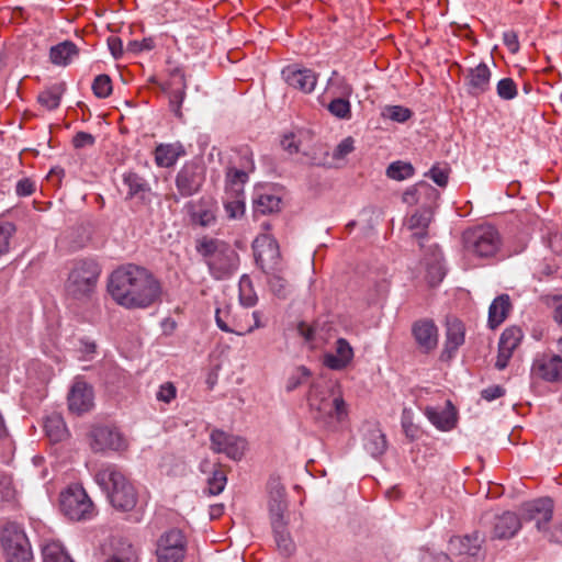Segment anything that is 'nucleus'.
I'll return each instance as SVG.
<instances>
[{
	"mask_svg": "<svg viewBox=\"0 0 562 562\" xmlns=\"http://www.w3.org/2000/svg\"><path fill=\"white\" fill-rule=\"evenodd\" d=\"M502 246V237L493 225H479L463 233V248L479 258L494 257Z\"/></svg>",
	"mask_w": 562,
	"mask_h": 562,
	"instance_id": "nucleus-6",
	"label": "nucleus"
},
{
	"mask_svg": "<svg viewBox=\"0 0 562 562\" xmlns=\"http://www.w3.org/2000/svg\"><path fill=\"white\" fill-rule=\"evenodd\" d=\"M426 176H428L439 187H446L448 183V169L440 167L439 165L432 166Z\"/></svg>",
	"mask_w": 562,
	"mask_h": 562,
	"instance_id": "nucleus-58",
	"label": "nucleus"
},
{
	"mask_svg": "<svg viewBox=\"0 0 562 562\" xmlns=\"http://www.w3.org/2000/svg\"><path fill=\"white\" fill-rule=\"evenodd\" d=\"M63 92L64 89L61 85H55L43 90L38 94L37 101L42 106L46 108L47 110H55L59 106Z\"/></svg>",
	"mask_w": 562,
	"mask_h": 562,
	"instance_id": "nucleus-38",
	"label": "nucleus"
},
{
	"mask_svg": "<svg viewBox=\"0 0 562 562\" xmlns=\"http://www.w3.org/2000/svg\"><path fill=\"white\" fill-rule=\"evenodd\" d=\"M310 376V371L307 368L305 367H300L297 370H296V373L293 374L289 381H288V384H286V390L289 392L295 390L296 387H299L303 382H305Z\"/></svg>",
	"mask_w": 562,
	"mask_h": 562,
	"instance_id": "nucleus-60",
	"label": "nucleus"
},
{
	"mask_svg": "<svg viewBox=\"0 0 562 562\" xmlns=\"http://www.w3.org/2000/svg\"><path fill=\"white\" fill-rule=\"evenodd\" d=\"M492 71L485 63L470 67L464 76L467 92L471 97H480L491 88Z\"/></svg>",
	"mask_w": 562,
	"mask_h": 562,
	"instance_id": "nucleus-18",
	"label": "nucleus"
},
{
	"mask_svg": "<svg viewBox=\"0 0 562 562\" xmlns=\"http://www.w3.org/2000/svg\"><path fill=\"white\" fill-rule=\"evenodd\" d=\"M191 221L201 227H210L215 224L216 216L212 209H198L191 212Z\"/></svg>",
	"mask_w": 562,
	"mask_h": 562,
	"instance_id": "nucleus-44",
	"label": "nucleus"
},
{
	"mask_svg": "<svg viewBox=\"0 0 562 562\" xmlns=\"http://www.w3.org/2000/svg\"><path fill=\"white\" fill-rule=\"evenodd\" d=\"M177 397V387L172 382L162 383L157 393L156 398L159 402H164L166 404L171 403Z\"/></svg>",
	"mask_w": 562,
	"mask_h": 562,
	"instance_id": "nucleus-54",
	"label": "nucleus"
},
{
	"mask_svg": "<svg viewBox=\"0 0 562 562\" xmlns=\"http://www.w3.org/2000/svg\"><path fill=\"white\" fill-rule=\"evenodd\" d=\"M205 181V166L201 161H187L176 176V187L182 198L196 194Z\"/></svg>",
	"mask_w": 562,
	"mask_h": 562,
	"instance_id": "nucleus-10",
	"label": "nucleus"
},
{
	"mask_svg": "<svg viewBox=\"0 0 562 562\" xmlns=\"http://www.w3.org/2000/svg\"><path fill=\"white\" fill-rule=\"evenodd\" d=\"M248 177L249 173L238 169L236 165L228 166L226 169V190L232 191L234 195H240Z\"/></svg>",
	"mask_w": 562,
	"mask_h": 562,
	"instance_id": "nucleus-34",
	"label": "nucleus"
},
{
	"mask_svg": "<svg viewBox=\"0 0 562 562\" xmlns=\"http://www.w3.org/2000/svg\"><path fill=\"white\" fill-rule=\"evenodd\" d=\"M429 223L430 215L427 212H416L408 218L407 225L411 231H415L413 236L422 239L427 234Z\"/></svg>",
	"mask_w": 562,
	"mask_h": 562,
	"instance_id": "nucleus-40",
	"label": "nucleus"
},
{
	"mask_svg": "<svg viewBox=\"0 0 562 562\" xmlns=\"http://www.w3.org/2000/svg\"><path fill=\"white\" fill-rule=\"evenodd\" d=\"M522 339V331L518 327L506 328L501 335L498 342V355L495 362V367L498 370H504L509 359L513 356L514 350L518 347Z\"/></svg>",
	"mask_w": 562,
	"mask_h": 562,
	"instance_id": "nucleus-20",
	"label": "nucleus"
},
{
	"mask_svg": "<svg viewBox=\"0 0 562 562\" xmlns=\"http://www.w3.org/2000/svg\"><path fill=\"white\" fill-rule=\"evenodd\" d=\"M336 76H337V74H336V71H334L333 77L329 80V83L331 86L337 85L336 93L340 95L339 98L348 99L352 93V87L344 78L336 77Z\"/></svg>",
	"mask_w": 562,
	"mask_h": 562,
	"instance_id": "nucleus-59",
	"label": "nucleus"
},
{
	"mask_svg": "<svg viewBox=\"0 0 562 562\" xmlns=\"http://www.w3.org/2000/svg\"><path fill=\"white\" fill-rule=\"evenodd\" d=\"M44 430L52 442H59L68 435L63 417L57 414L46 417L44 422Z\"/></svg>",
	"mask_w": 562,
	"mask_h": 562,
	"instance_id": "nucleus-33",
	"label": "nucleus"
},
{
	"mask_svg": "<svg viewBox=\"0 0 562 562\" xmlns=\"http://www.w3.org/2000/svg\"><path fill=\"white\" fill-rule=\"evenodd\" d=\"M236 165L238 169L250 173L255 170L254 154L248 146H241L235 151V157L231 159L229 166Z\"/></svg>",
	"mask_w": 562,
	"mask_h": 562,
	"instance_id": "nucleus-39",
	"label": "nucleus"
},
{
	"mask_svg": "<svg viewBox=\"0 0 562 562\" xmlns=\"http://www.w3.org/2000/svg\"><path fill=\"white\" fill-rule=\"evenodd\" d=\"M224 207L228 218L232 220L239 218L245 212V203L240 195H234L232 201H226Z\"/></svg>",
	"mask_w": 562,
	"mask_h": 562,
	"instance_id": "nucleus-50",
	"label": "nucleus"
},
{
	"mask_svg": "<svg viewBox=\"0 0 562 562\" xmlns=\"http://www.w3.org/2000/svg\"><path fill=\"white\" fill-rule=\"evenodd\" d=\"M424 414L428 420L438 429L447 431L456 425V412L450 401L446 402V407L439 409L434 406H426Z\"/></svg>",
	"mask_w": 562,
	"mask_h": 562,
	"instance_id": "nucleus-27",
	"label": "nucleus"
},
{
	"mask_svg": "<svg viewBox=\"0 0 562 562\" xmlns=\"http://www.w3.org/2000/svg\"><path fill=\"white\" fill-rule=\"evenodd\" d=\"M464 324L458 318H448L445 348L441 357L451 359L456 351L464 344Z\"/></svg>",
	"mask_w": 562,
	"mask_h": 562,
	"instance_id": "nucleus-24",
	"label": "nucleus"
},
{
	"mask_svg": "<svg viewBox=\"0 0 562 562\" xmlns=\"http://www.w3.org/2000/svg\"><path fill=\"white\" fill-rule=\"evenodd\" d=\"M546 305L553 307V319L562 327V296L547 294L542 297Z\"/></svg>",
	"mask_w": 562,
	"mask_h": 562,
	"instance_id": "nucleus-51",
	"label": "nucleus"
},
{
	"mask_svg": "<svg viewBox=\"0 0 562 562\" xmlns=\"http://www.w3.org/2000/svg\"><path fill=\"white\" fill-rule=\"evenodd\" d=\"M123 183L127 187V199H137L143 203H149L151 201L150 186L138 173L133 171L124 173Z\"/></svg>",
	"mask_w": 562,
	"mask_h": 562,
	"instance_id": "nucleus-26",
	"label": "nucleus"
},
{
	"mask_svg": "<svg viewBox=\"0 0 562 562\" xmlns=\"http://www.w3.org/2000/svg\"><path fill=\"white\" fill-rule=\"evenodd\" d=\"M35 191V182L29 178H23L18 181L15 192L19 196H29Z\"/></svg>",
	"mask_w": 562,
	"mask_h": 562,
	"instance_id": "nucleus-63",
	"label": "nucleus"
},
{
	"mask_svg": "<svg viewBox=\"0 0 562 562\" xmlns=\"http://www.w3.org/2000/svg\"><path fill=\"white\" fill-rule=\"evenodd\" d=\"M284 81L303 93H312L317 83V74L308 68H300L297 65H289L282 70Z\"/></svg>",
	"mask_w": 562,
	"mask_h": 562,
	"instance_id": "nucleus-17",
	"label": "nucleus"
},
{
	"mask_svg": "<svg viewBox=\"0 0 562 562\" xmlns=\"http://www.w3.org/2000/svg\"><path fill=\"white\" fill-rule=\"evenodd\" d=\"M422 562H452L451 558L443 552L425 551L422 555Z\"/></svg>",
	"mask_w": 562,
	"mask_h": 562,
	"instance_id": "nucleus-64",
	"label": "nucleus"
},
{
	"mask_svg": "<svg viewBox=\"0 0 562 562\" xmlns=\"http://www.w3.org/2000/svg\"><path fill=\"white\" fill-rule=\"evenodd\" d=\"M353 349L345 338H338L335 344V353L324 356V364L331 370L346 369L353 359Z\"/></svg>",
	"mask_w": 562,
	"mask_h": 562,
	"instance_id": "nucleus-25",
	"label": "nucleus"
},
{
	"mask_svg": "<svg viewBox=\"0 0 562 562\" xmlns=\"http://www.w3.org/2000/svg\"><path fill=\"white\" fill-rule=\"evenodd\" d=\"M43 562H74L58 541L47 542L42 550Z\"/></svg>",
	"mask_w": 562,
	"mask_h": 562,
	"instance_id": "nucleus-36",
	"label": "nucleus"
},
{
	"mask_svg": "<svg viewBox=\"0 0 562 562\" xmlns=\"http://www.w3.org/2000/svg\"><path fill=\"white\" fill-rule=\"evenodd\" d=\"M186 154L183 146L176 144H160L155 149V162L158 167H172Z\"/></svg>",
	"mask_w": 562,
	"mask_h": 562,
	"instance_id": "nucleus-30",
	"label": "nucleus"
},
{
	"mask_svg": "<svg viewBox=\"0 0 562 562\" xmlns=\"http://www.w3.org/2000/svg\"><path fill=\"white\" fill-rule=\"evenodd\" d=\"M364 448L374 458L382 456L386 450L385 435L380 429L369 431L366 437Z\"/></svg>",
	"mask_w": 562,
	"mask_h": 562,
	"instance_id": "nucleus-35",
	"label": "nucleus"
},
{
	"mask_svg": "<svg viewBox=\"0 0 562 562\" xmlns=\"http://www.w3.org/2000/svg\"><path fill=\"white\" fill-rule=\"evenodd\" d=\"M186 89L187 82L183 71L180 68H175L170 72V79L165 90L169 95L170 109L178 117L182 116L181 105L186 98Z\"/></svg>",
	"mask_w": 562,
	"mask_h": 562,
	"instance_id": "nucleus-21",
	"label": "nucleus"
},
{
	"mask_svg": "<svg viewBox=\"0 0 562 562\" xmlns=\"http://www.w3.org/2000/svg\"><path fill=\"white\" fill-rule=\"evenodd\" d=\"M211 448L216 453H225L233 460L243 458L246 450V440L239 436L214 429L210 436Z\"/></svg>",
	"mask_w": 562,
	"mask_h": 562,
	"instance_id": "nucleus-15",
	"label": "nucleus"
},
{
	"mask_svg": "<svg viewBox=\"0 0 562 562\" xmlns=\"http://www.w3.org/2000/svg\"><path fill=\"white\" fill-rule=\"evenodd\" d=\"M154 47L155 41L151 37H147L142 41H131L127 44V52L137 54L144 50H151Z\"/></svg>",
	"mask_w": 562,
	"mask_h": 562,
	"instance_id": "nucleus-61",
	"label": "nucleus"
},
{
	"mask_svg": "<svg viewBox=\"0 0 562 562\" xmlns=\"http://www.w3.org/2000/svg\"><path fill=\"white\" fill-rule=\"evenodd\" d=\"M415 169L412 164L397 160L389 165L386 176L390 179L402 181L413 177Z\"/></svg>",
	"mask_w": 562,
	"mask_h": 562,
	"instance_id": "nucleus-41",
	"label": "nucleus"
},
{
	"mask_svg": "<svg viewBox=\"0 0 562 562\" xmlns=\"http://www.w3.org/2000/svg\"><path fill=\"white\" fill-rule=\"evenodd\" d=\"M1 544L8 562H24L31 558L29 540L16 524L4 526L1 532Z\"/></svg>",
	"mask_w": 562,
	"mask_h": 562,
	"instance_id": "nucleus-9",
	"label": "nucleus"
},
{
	"mask_svg": "<svg viewBox=\"0 0 562 562\" xmlns=\"http://www.w3.org/2000/svg\"><path fill=\"white\" fill-rule=\"evenodd\" d=\"M286 509V502H285V491L284 487L281 486L279 483H276L274 486L270 490V497H269V513H270V519H271V526L276 524H283L285 522L283 519V514Z\"/></svg>",
	"mask_w": 562,
	"mask_h": 562,
	"instance_id": "nucleus-29",
	"label": "nucleus"
},
{
	"mask_svg": "<svg viewBox=\"0 0 562 562\" xmlns=\"http://www.w3.org/2000/svg\"><path fill=\"white\" fill-rule=\"evenodd\" d=\"M94 481L115 509L130 512L136 506V487L119 465L102 464L94 474Z\"/></svg>",
	"mask_w": 562,
	"mask_h": 562,
	"instance_id": "nucleus-2",
	"label": "nucleus"
},
{
	"mask_svg": "<svg viewBox=\"0 0 562 562\" xmlns=\"http://www.w3.org/2000/svg\"><path fill=\"white\" fill-rule=\"evenodd\" d=\"M257 265L263 272L281 271L279 245L270 235L262 234L252 243Z\"/></svg>",
	"mask_w": 562,
	"mask_h": 562,
	"instance_id": "nucleus-11",
	"label": "nucleus"
},
{
	"mask_svg": "<svg viewBox=\"0 0 562 562\" xmlns=\"http://www.w3.org/2000/svg\"><path fill=\"white\" fill-rule=\"evenodd\" d=\"M226 476L223 471L215 470L207 481V491L210 495L221 494L226 485Z\"/></svg>",
	"mask_w": 562,
	"mask_h": 562,
	"instance_id": "nucleus-48",
	"label": "nucleus"
},
{
	"mask_svg": "<svg viewBox=\"0 0 562 562\" xmlns=\"http://www.w3.org/2000/svg\"><path fill=\"white\" fill-rule=\"evenodd\" d=\"M16 497V491L12 479L9 476L0 477V504H12Z\"/></svg>",
	"mask_w": 562,
	"mask_h": 562,
	"instance_id": "nucleus-47",
	"label": "nucleus"
},
{
	"mask_svg": "<svg viewBox=\"0 0 562 562\" xmlns=\"http://www.w3.org/2000/svg\"><path fill=\"white\" fill-rule=\"evenodd\" d=\"M91 448L95 452L125 450L127 442L122 434L110 427H95L91 431Z\"/></svg>",
	"mask_w": 562,
	"mask_h": 562,
	"instance_id": "nucleus-16",
	"label": "nucleus"
},
{
	"mask_svg": "<svg viewBox=\"0 0 562 562\" xmlns=\"http://www.w3.org/2000/svg\"><path fill=\"white\" fill-rule=\"evenodd\" d=\"M108 291L121 306L147 308L160 300V282L147 269L127 265L117 268L109 279Z\"/></svg>",
	"mask_w": 562,
	"mask_h": 562,
	"instance_id": "nucleus-1",
	"label": "nucleus"
},
{
	"mask_svg": "<svg viewBox=\"0 0 562 562\" xmlns=\"http://www.w3.org/2000/svg\"><path fill=\"white\" fill-rule=\"evenodd\" d=\"M521 517L526 521H535L539 531H546L553 516V501L542 497L525 503L521 506Z\"/></svg>",
	"mask_w": 562,
	"mask_h": 562,
	"instance_id": "nucleus-14",
	"label": "nucleus"
},
{
	"mask_svg": "<svg viewBox=\"0 0 562 562\" xmlns=\"http://www.w3.org/2000/svg\"><path fill=\"white\" fill-rule=\"evenodd\" d=\"M520 527L519 517L515 513L505 512L495 518L492 535L496 539H508L514 537Z\"/></svg>",
	"mask_w": 562,
	"mask_h": 562,
	"instance_id": "nucleus-28",
	"label": "nucleus"
},
{
	"mask_svg": "<svg viewBox=\"0 0 562 562\" xmlns=\"http://www.w3.org/2000/svg\"><path fill=\"white\" fill-rule=\"evenodd\" d=\"M59 505L61 513L74 521L91 519L95 514L91 498L79 484H71L60 493Z\"/></svg>",
	"mask_w": 562,
	"mask_h": 562,
	"instance_id": "nucleus-7",
	"label": "nucleus"
},
{
	"mask_svg": "<svg viewBox=\"0 0 562 562\" xmlns=\"http://www.w3.org/2000/svg\"><path fill=\"white\" fill-rule=\"evenodd\" d=\"M14 231L15 227L12 223L0 221V256L8 252Z\"/></svg>",
	"mask_w": 562,
	"mask_h": 562,
	"instance_id": "nucleus-49",
	"label": "nucleus"
},
{
	"mask_svg": "<svg viewBox=\"0 0 562 562\" xmlns=\"http://www.w3.org/2000/svg\"><path fill=\"white\" fill-rule=\"evenodd\" d=\"M328 111L338 119H349L351 115L350 102L345 98H335L328 104Z\"/></svg>",
	"mask_w": 562,
	"mask_h": 562,
	"instance_id": "nucleus-46",
	"label": "nucleus"
},
{
	"mask_svg": "<svg viewBox=\"0 0 562 562\" xmlns=\"http://www.w3.org/2000/svg\"><path fill=\"white\" fill-rule=\"evenodd\" d=\"M307 401L314 418L326 425L341 423L348 416L347 404L338 390L314 383Z\"/></svg>",
	"mask_w": 562,
	"mask_h": 562,
	"instance_id": "nucleus-4",
	"label": "nucleus"
},
{
	"mask_svg": "<svg viewBox=\"0 0 562 562\" xmlns=\"http://www.w3.org/2000/svg\"><path fill=\"white\" fill-rule=\"evenodd\" d=\"M512 307L509 295L497 296L488 308V325L491 328L499 326L507 317Z\"/></svg>",
	"mask_w": 562,
	"mask_h": 562,
	"instance_id": "nucleus-31",
	"label": "nucleus"
},
{
	"mask_svg": "<svg viewBox=\"0 0 562 562\" xmlns=\"http://www.w3.org/2000/svg\"><path fill=\"white\" fill-rule=\"evenodd\" d=\"M272 529L278 549L284 554H291L294 551L295 546L286 529V524L272 525Z\"/></svg>",
	"mask_w": 562,
	"mask_h": 562,
	"instance_id": "nucleus-37",
	"label": "nucleus"
},
{
	"mask_svg": "<svg viewBox=\"0 0 562 562\" xmlns=\"http://www.w3.org/2000/svg\"><path fill=\"white\" fill-rule=\"evenodd\" d=\"M353 139L351 137L344 138L334 149L333 151V158L334 159H344L346 156H348L350 153L353 151Z\"/></svg>",
	"mask_w": 562,
	"mask_h": 562,
	"instance_id": "nucleus-57",
	"label": "nucleus"
},
{
	"mask_svg": "<svg viewBox=\"0 0 562 562\" xmlns=\"http://www.w3.org/2000/svg\"><path fill=\"white\" fill-rule=\"evenodd\" d=\"M383 114L392 121L403 123L411 117L412 112L401 105H390L385 108Z\"/></svg>",
	"mask_w": 562,
	"mask_h": 562,
	"instance_id": "nucleus-53",
	"label": "nucleus"
},
{
	"mask_svg": "<svg viewBox=\"0 0 562 562\" xmlns=\"http://www.w3.org/2000/svg\"><path fill=\"white\" fill-rule=\"evenodd\" d=\"M103 562H138V552L127 540L113 538L104 549Z\"/></svg>",
	"mask_w": 562,
	"mask_h": 562,
	"instance_id": "nucleus-23",
	"label": "nucleus"
},
{
	"mask_svg": "<svg viewBox=\"0 0 562 562\" xmlns=\"http://www.w3.org/2000/svg\"><path fill=\"white\" fill-rule=\"evenodd\" d=\"M416 344L424 352L436 349L438 345V328L431 319H420L412 328Z\"/></svg>",
	"mask_w": 562,
	"mask_h": 562,
	"instance_id": "nucleus-22",
	"label": "nucleus"
},
{
	"mask_svg": "<svg viewBox=\"0 0 562 562\" xmlns=\"http://www.w3.org/2000/svg\"><path fill=\"white\" fill-rule=\"evenodd\" d=\"M281 271L265 272L268 276L270 289L278 295H285L286 281L280 276Z\"/></svg>",
	"mask_w": 562,
	"mask_h": 562,
	"instance_id": "nucleus-52",
	"label": "nucleus"
},
{
	"mask_svg": "<svg viewBox=\"0 0 562 562\" xmlns=\"http://www.w3.org/2000/svg\"><path fill=\"white\" fill-rule=\"evenodd\" d=\"M484 539L479 532L470 536H456L449 541L450 553L458 559L457 562H482V543Z\"/></svg>",
	"mask_w": 562,
	"mask_h": 562,
	"instance_id": "nucleus-12",
	"label": "nucleus"
},
{
	"mask_svg": "<svg viewBox=\"0 0 562 562\" xmlns=\"http://www.w3.org/2000/svg\"><path fill=\"white\" fill-rule=\"evenodd\" d=\"M101 269L97 261L82 259L75 262L66 282V292L75 300H88L94 293Z\"/></svg>",
	"mask_w": 562,
	"mask_h": 562,
	"instance_id": "nucleus-5",
	"label": "nucleus"
},
{
	"mask_svg": "<svg viewBox=\"0 0 562 562\" xmlns=\"http://www.w3.org/2000/svg\"><path fill=\"white\" fill-rule=\"evenodd\" d=\"M195 249L204 258L211 276L217 280L229 278L239 267L238 252L223 240L204 236L196 240Z\"/></svg>",
	"mask_w": 562,
	"mask_h": 562,
	"instance_id": "nucleus-3",
	"label": "nucleus"
},
{
	"mask_svg": "<svg viewBox=\"0 0 562 562\" xmlns=\"http://www.w3.org/2000/svg\"><path fill=\"white\" fill-rule=\"evenodd\" d=\"M280 203H281L280 198H278L273 194H268V193L260 194L255 200V212L261 213V214H268V213L276 212L280 209Z\"/></svg>",
	"mask_w": 562,
	"mask_h": 562,
	"instance_id": "nucleus-42",
	"label": "nucleus"
},
{
	"mask_svg": "<svg viewBox=\"0 0 562 562\" xmlns=\"http://www.w3.org/2000/svg\"><path fill=\"white\" fill-rule=\"evenodd\" d=\"M251 317L254 318L252 325H243L241 322H235V326L238 327V330H236V335L244 336L246 334L254 331L257 328H261L265 326L261 323V312L254 311L251 313Z\"/></svg>",
	"mask_w": 562,
	"mask_h": 562,
	"instance_id": "nucleus-56",
	"label": "nucleus"
},
{
	"mask_svg": "<svg viewBox=\"0 0 562 562\" xmlns=\"http://www.w3.org/2000/svg\"><path fill=\"white\" fill-rule=\"evenodd\" d=\"M92 91L97 98L104 99L112 93V81L108 75H99L92 82Z\"/></svg>",
	"mask_w": 562,
	"mask_h": 562,
	"instance_id": "nucleus-45",
	"label": "nucleus"
},
{
	"mask_svg": "<svg viewBox=\"0 0 562 562\" xmlns=\"http://www.w3.org/2000/svg\"><path fill=\"white\" fill-rule=\"evenodd\" d=\"M67 404L70 413L82 415L90 412L94 406V391L92 385L80 378H76L71 384Z\"/></svg>",
	"mask_w": 562,
	"mask_h": 562,
	"instance_id": "nucleus-13",
	"label": "nucleus"
},
{
	"mask_svg": "<svg viewBox=\"0 0 562 562\" xmlns=\"http://www.w3.org/2000/svg\"><path fill=\"white\" fill-rule=\"evenodd\" d=\"M188 541L179 529H170L160 535L156 543L157 562H183Z\"/></svg>",
	"mask_w": 562,
	"mask_h": 562,
	"instance_id": "nucleus-8",
	"label": "nucleus"
},
{
	"mask_svg": "<svg viewBox=\"0 0 562 562\" xmlns=\"http://www.w3.org/2000/svg\"><path fill=\"white\" fill-rule=\"evenodd\" d=\"M496 92L502 100L509 101L517 97L518 88L514 79L507 77L498 80Z\"/></svg>",
	"mask_w": 562,
	"mask_h": 562,
	"instance_id": "nucleus-43",
	"label": "nucleus"
},
{
	"mask_svg": "<svg viewBox=\"0 0 562 562\" xmlns=\"http://www.w3.org/2000/svg\"><path fill=\"white\" fill-rule=\"evenodd\" d=\"M77 55L78 48L70 41L59 43L49 50V59L57 66H67Z\"/></svg>",
	"mask_w": 562,
	"mask_h": 562,
	"instance_id": "nucleus-32",
	"label": "nucleus"
},
{
	"mask_svg": "<svg viewBox=\"0 0 562 562\" xmlns=\"http://www.w3.org/2000/svg\"><path fill=\"white\" fill-rule=\"evenodd\" d=\"M558 265L554 261L543 260L536 269L535 276L539 281L553 277L558 272Z\"/></svg>",
	"mask_w": 562,
	"mask_h": 562,
	"instance_id": "nucleus-55",
	"label": "nucleus"
},
{
	"mask_svg": "<svg viewBox=\"0 0 562 562\" xmlns=\"http://www.w3.org/2000/svg\"><path fill=\"white\" fill-rule=\"evenodd\" d=\"M95 143V137L87 132H78L72 137V145L75 148L91 147Z\"/></svg>",
	"mask_w": 562,
	"mask_h": 562,
	"instance_id": "nucleus-62",
	"label": "nucleus"
},
{
	"mask_svg": "<svg viewBox=\"0 0 562 562\" xmlns=\"http://www.w3.org/2000/svg\"><path fill=\"white\" fill-rule=\"evenodd\" d=\"M535 378L557 382L562 380V358L557 355H542L535 359L531 367Z\"/></svg>",
	"mask_w": 562,
	"mask_h": 562,
	"instance_id": "nucleus-19",
	"label": "nucleus"
}]
</instances>
